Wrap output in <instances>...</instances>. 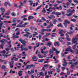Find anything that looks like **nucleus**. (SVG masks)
<instances>
[{
  "label": "nucleus",
  "instance_id": "nucleus-51",
  "mask_svg": "<svg viewBox=\"0 0 78 78\" xmlns=\"http://www.w3.org/2000/svg\"><path fill=\"white\" fill-rule=\"evenodd\" d=\"M71 21H72V22H76V20L75 19H71Z\"/></svg>",
  "mask_w": 78,
  "mask_h": 78
},
{
  "label": "nucleus",
  "instance_id": "nucleus-23",
  "mask_svg": "<svg viewBox=\"0 0 78 78\" xmlns=\"http://www.w3.org/2000/svg\"><path fill=\"white\" fill-rule=\"evenodd\" d=\"M64 23H68V24H69L70 22L69 21H68V20H66L64 21Z\"/></svg>",
  "mask_w": 78,
  "mask_h": 78
},
{
  "label": "nucleus",
  "instance_id": "nucleus-5",
  "mask_svg": "<svg viewBox=\"0 0 78 78\" xmlns=\"http://www.w3.org/2000/svg\"><path fill=\"white\" fill-rule=\"evenodd\" d=\"M11 41H9L8 42L9 46L8 47V48H6L5 50L7 51H8L9 50H11L10 48L11 47Z\"/></svg>",
  "mask_w": 78,
  "mask_h": 78
},
{
  "label": "nucleus",
  "instance_id": "nucleus-31",
  "mask_svg": "<svg viewBox=\"0 0 78 78\" xmlns=\"http://www.w3.org/2000/svg\"><path fill=\"white\" fill-rule=\"evenodd\" d=\"M58 40L59 41H60V42H63L62 40V39H61V37H59L58 38Z\"/></svg>",
  "mask_w": 78,
  "mask_h": 78
},
{
  "label": "nucleus",
  "instance_id": "nucleus-56",
  "mask_svg": "<svg viewBox=\"0 0 78 78\" xmlns=\"http://www.w3.org/2000/svg\"><path fill=\"white\" fill-rule=\"evenodd\" d=\"M52 50L53 51H57V49L54 47L52 48Z\"/></svg>",
  "mask_w": 78,
  "mask_h": 78
},
{
  "label": "nucleus",
  "instance_id": "nucleus-15",
  "mask_svg": "<svg viewBox=\"0 0 78 78\" xmlns=\"http://www.w3.org/2000/svg\"><path fill=\"white\" fill-rule=\"evenodd\" d=\"M23 73V71H20L18 73V75L19 76H22V73Z\"/></svg>",
  "mask_w": 78,
  "mask_h": 78
},
{
  "label": "nucleus",
  "instance_id": "nucleus-30",
  "mask_svg": "<svg viewBox=\"0 0 78 78\" xmlns=\"http://www.w3.org/2000/svg\"><path fill=\"white\" fill-rule=\"evenodd\" d=\"M2 69H6V66L4 65H2L1 67Z\"/></svg>",
  "mask_w": 78,
  "mask_h": 78
},
{
  "label": "nucleus",
  "instance_id": "nucleus-42",
  "mask_svg": "<svg viewBox=\"0 0 78 78\" xmlns=\"http://www.w3.org/2000/svg\"><path fill=\"white\" fill-rule=\"evenodd\" d=\"M64 25L65 27V28H67V23H64Z\"/></svg>",
  "mask_w": 78,
  "mask_h": 78
},
{
  "label": "nucleus",
  "instance_id": "nucleus-60",
  "mask_svg": "<svg viewBox=\"0 0 78 78\" xmlns=\"http://www.w3.org/2000/svg\"><path fill=\"white\" fill-rule=\"evenodd\" d=\"M27 2V0H24V1L23 2V4H26Z\"/></svg>",
  "mask_w": 78,
  "mask_h": 78
},
{
  "label": "nucleus",
  "instance_id": "nucleus-37",
  "mask_svg": "<svg viewBox=\"0 0 78 78\" xmlns=\"http://www.w3.org/2000/svg\"><path fill=\"white\" fill-rule=\"evenodd\" d=\"M27 17L26 15H24L23 16H22L21 17V19H23V18H25Z\"/></svg>",
  "mask_w": 78,
  "mask_h": 78
},
{
  "label": "nucleus",
  "instance_id": "nucleus-9",
  "mask_svg": "<svg viewBox=\"0 0 78 78\" xmlns=\"http://www.w3.org/2000/svg\"><path fill=\"white\" fill-rule=\"evenodd\" d=\"M41 53L43 54V55H47L48 53V51H44L42 50L41 51Z\"/></svg>",
  "mask_w": 78,
  "mask_h": 78
},
{
  "label": "nucleus",
  "instance_id": "nucleus-28",
  "mask_svg": "<svg viewBox=\"0 0 78 78\" xmlns=\"http://www.w3.org/2000/svg\"><path fill=\"white\" fill-rule=\"evenodd\" d=\"M11 15L12 16H16V13H15L14 12H12L11 13Z\"/></svg>",
  "mask_w": 78,
  "mask_h": 78
},
{
  "label": "nucleus",
  "instance_id": "nucleus-34",
  "mask_svg": "<svg viewBox=\"0 0 78 78\" xmlns=\"http://www.w3.org/2000/svg\"><path fill=\"white\" fill-rule=\"evenodd\" d=\"M47 31V29H41V32H44Z\"/></svg>",
  "mask_w": 78,
  "mask_h": 78
},
{
  "label": "nucleus",
  "instance_id": "nucleus-7",
  "mask_svg": "<svg viewBox=\"0 0 78 78\" xmlns=\"http://www.w3.org/2000/svg\"><path fill=\"white\" fill-rule=\"evenodd\" d=\"M19 41L23 45H25V44H26V41H25L24 40H22L20 38L19 39Z\"/></svg>",
  "mask_w": 78,
  "mask_h": 78
},
{
  "label": "nucleus",
  "instance_id": "nucleus-20",
  "mask_svg": "<svg viewBox=\"0 0 78 78\" xmlns=\"http://www.w3.org/2000/svg\"><path fill=\"white\" fill-rule=\"evenodd\" d=\"M70 3H69V2H67L66 3V8H69V5H70Z\"/></svg>",
  "mask_w": 78,
  "mask_h": 78
},
{
  "label": "nucleus",
  "instance_id": "nucleus-47",
  "mask_svg": "<svg viewBox=\"0 0 78 78\" xmlns=\"http://www.w3.org/2000/svg\"><path fill=\"white\" fill-rule=\"evenodd\" d=\"M10 68H12L13 66V64H11V63H10Z\"/></svg>",
  "mask_w": 78,
  "mask_h": 78
},
{
  "label": "nucleus",
  "instance_id": "nucleus-13",
  "mask_svg": "<svg viewBox=\"0 0 78 78\" xmlns=\"http://www.w3.org/2000/svg\"><path fill=\"white\" fill-rule=\"evenodd\" d=\"M54 45L55 46H59L60 44H59V43L58 42H54Z\"/></svg>",
  "mask_w": 78,
  "mask_h": 78
},
{
  "label": "nucleus",
  "instance_id": "nucleus-3",
  "mask_svg": "<svg viewBox=\"0 0 78 78\" xmlns=\"http://www.w3.org/2000/svg\"><path fill=\"white\" fill-rule=\"evenodd\" d=\"M26 67L25 68V70H27L28 69H30L31 67H34L35 66L33 64L28 65L27 66H26Z\"/></svg>",
  "mask_w": 78,
  "mask_h": 78
},
{
  "label": "nucleus",
  "instance_id": "nucleus-45",
  "mask_svg": "<svg viewBox=\"0 0 78 78\" xmlns=\"http://www.w3.org/2000/svg\"><path fill=\"white\" fill-rule=\"evenodd\" d=\"M0 52L1 53H6V51L5 50H3L2 51H1Z\"/></svg>",
  "mask_w": 78,
  "mask_h": 78
},
{
  "label": "nucleus",
  "instance_id": "nucleus-24",
  "mask_svg": "<svg viewBox=\"0 0 78 78\" xmlns=\"http://www.w3.org/2000/svg\"><path fill=\"white\" fill-rule=\"evenodd\" d=\"M28 2H29L30 6H32L33 4V2L32 1H30Z\"/></svg>",
  "mask_w": 78,
  "mask_h": 78
},
{
  "label": "nucleus",
  "instance_id": "nucleus-61",
  "mask_svg": "<svg viewBox=\"0 0 78 78\" xmlns=\"http://www.w3.org/2000/svg\"><path fill=\"white\" fill-rule=\"evenodd\" d=\"M66 38H68V37H69V35H68V34H67V33L66 34Z\"/></svg>",
  "mask_w": 78,
  "mask_h": 78
},
{
  "label": "nucleus",
  "instance_id": "nucleus-46",
  "mask_svg": "<svg viewBox=\"0 0 78 78\" xmlns=\"http://www.w3.org/2000/svg\"><path fill=\"white\" fill-rule=\"evenodd\" d=\"M51 14L52 15H55V14H56V12H55V11L52 12L51 13Z\"/></svg>",
  "mask_w": 78,
  "mask_h": 78
},
{
  "label": "nucleus",
  "instance_id": "nucleus-16",
  "mask_svg": "<svg viewBox=\"0 0 78 78\" xmlns=\"http://www.w3.org/2000/svg\"><path fill=\"white\" fill-rule=\"evenodd\" d=\"M20 4L18 7L20 9V8H21V6H23V3H22V2H20Z\"/></svg>",
  "mask_w": 78,
  "mask_h": 78
},
{
  "label": "nucleus",
  "instance_id": "nucleus-22",
  "mask_svg": "<svg viewBox=\"0 0 78 78\" xmlns=\"http://www.w3.org/2000/svg\"><path fill=\"white\" fill-rule=\"evenodd\" d=\"M42 6V5H40V6H39L38 7L37 9H36V11H38V9H39L41 8Z\"/></svg>",
  "mask_w": 78,
  "mask_h": 78
},
{
  "label": "nucleus",
  "instance_id": "nucleus-43",
  "mask_svg": "<svg viewBox=\"0 0 78 78\" xmlns=\"http://www.w3.org/2000/svg\"><path fill=\"white\" fill-rule=\"evenodd\" d=\"M12 22H13V23H16V18H15L14 19H13L12 20Z\"/></svg>",
  "mask_w": 78,
  "mask_h": 78
},
{
  "label": "nucleus",
  "instance_id": "nucleus-12",
  "mask_svg": "<svg viewBox=\"0 0 78 78\" xmlns=\"http://www.w3.org/2000/svg\"><path fill=\"white\" fill-rule=\"evenodd\" d=\"M32 59L33 61H37V59H36V56H34L32 57Z\"/></svg>",
  "mask_w": 78,
  "mask_h": 78
},
{
  "label": "nucleus",
  "instance_id": "nucleus-57",
  "mask_svg": "<svg viewBox=\"0 0 78 78\" xmlns=\"http://www.w3.org/2000/svg\"><path fill=\"white\" fill-rule=\"evenodd\" d=\"M46 50V47H44L41 50L42 51V50Z\"/></svg>",
  "mask_w": 78,
  "mask_h": 78
},
{
  "label": "nucleus",
  "instance_id": "nucleus-64",
  "mask_svg": "<svg viewBox=\"0 0 78 78\" xmlns=\"http://www.w3.org/2000/svg\"><path fill=\"white\" fill-rule=\"evenodd\" d=\"M71 44V43L70 42H67V45L69 46Z\"/></svg>",
  "mask_w": 78,
  "mask_h": 78
},
{
  "label": "nucleus",
  "instance_id": "nucleus-8",
  "mask_svg": "<svg viewBox=\"0 0 78 78\" xmlns=\"http://www.w3.org/2000/svg\"><path fill=\"white\" fill-rule=\"evenodd\" d=\"M1 12H2L1 15H2L4 14V12L5 11V9L4 8L2 7L0 8Z\"/></svg>",
  "mask_w": 78,
  "mask_h": 78
},
{
  "label": "nucleus",
  "instance_id": "nucleus-29",
  "mask_svg": "<svg viewBox=\"0 0 78 78\" xmlns=\"http://www.w3.org/2000/svg\"><path fill=\"white\" fill-rule=\"evenodd\" d=\"M12 69H10V72H9V73H11V72L12 73H15V71H12Z\"/></svg>",
  "mask_w": 78,
  "mask_h": 78
},
{
  "label": "nucleus",
  "instance_id": "nucleus-11",
  "mask_svg": "<svg viewBox=\"0 0 78 78\" xmlns=\"http://www.w3.org/2000/svg\"><path fill=\"white\" fill-rule=\"evenodd\" d=\"M36 45L37 46H35L34 47V50L36 49V48H37V47H39L40 46V44H39V42L36 43Z\"/></svg>",
  "mask_w": 78,
  "mask_h": 78
},
{
  "label": "nucleus",
  "instance_id": "nucleus-54",
  "mask_svg": "<svg viewBox=\"0 0 78 78\" xmlns=\"http://www.w3.org/2000/svg\"><path fill=\"white\" fill-rule=\"evenodd\" d=\"M8 5V2H5L4 3V5L5 6H7Z\"/></svg>",
  "mask_w": 78,
  "mask_h": 78
},
{
  "label": "nucleus",
  "instance_id": "nucleus-1",
  "mask_svg": "<svg viewBox=\"0 0 78 78\" xmlns=\"http://www.w3.org/2000/svg\"><path fill=\"white\" fill-rule=\"evenodd\" d=\"M68 64L69 65L70 64H72L71 66V69H74V67H76V65H78V62H77L75 63H73V62H69Z\"/></svg>",
  "mask_w": 78,
  "mask_h": 78
},
{
  "label": "nucleus",
  "instance_id": "nucleus-19",
  "mask_svg": "<svg viewBox=\"0 0 78 78\" xmlns=\"http://www.w3.org/2000/svg\"><path fill=\"white\" fill-rule=\"evenodd\" d=\"M38 56L39 58H40L41 59H42L43 58V55H41V54H38Z\"/></svg>",
  "mask_w": 78,
  "mask_h": 78
},
{
  "label": "nucleus",
  "instance_id": "nucleus-44",
  "mask_svg": "<svg viewBox=\"0 0 78 78\" xmlns=\"http://www.w3.org/2000/svg\"><path fill=\"white\" fill-rule=\"evenodd\" d=\"M37 22H42V20H41L38 19L37 20Z\"/></svg>",
  "mask_w": 78,
  "mask_h": 78
},
{
  "label": "nucleus",
  "instance_id": "nucleus-59",
  "mask_svg": "<svg viewBox=\"0 0 78 78\" xmlns=\"http://www.w3.org/2000/svg\"><path fill=\"white\" fill-rule=\"evenodd\" d=\"M73 17H74V18H76V19H77V18H78V17L77 16H75V15H73Z\"/></svg>",
  "mask_w": 78,
  "mask_h": 78
},
{
  "label": "nucleus",
  "instance_id": "nucleus-49",
  "mask_svg": "<svg viewBox=\"0 0 78 78\" xmlns=\"http://www.w3.org/2000/svg\"><path fill=\"white\" fill-rule=\"evenodd\" d=\"M28 48L25 47L24 48V51H28Z\"/></svg>",
  "mask_w": 78,
  "mask_h": 78
},
{
  "label": "nucleus",
  "instance_id": "nucleus-18",
  "mask_svg": "<svg viewBox=\"0 0 78 78\" xmlns=\"http://www.w3.org/2000/svg\"><path fill=\"white\" fill-rule=\"evenodd\" d=\"M49 54L50 55L52 54V53H53V51L52 49H50L49 51Z\"/></svg>",
  "mask_w": 78,
  "mask_h": 78
},
{
  "label": "nucleus",
  "instance_id": "nucleus-52",
  "mask_svg": "<svg viewBox=\"0 0 78 78\" xmlns=\"http://www.w3.org/2000/svg\"><path fill=\"white\" fill-rule=\"evenodd\" d=\"M10 12L9 11L7 13H5V16H8V15H9V14Z\"/></svg>",
  "mask_w": 78,
  "mask_h": 78
},
{
  "label": "nucleus",
  "instance_id": "nucleus-48",
  "mask_svg": "<svg viewBox=\"0 0 78 78\" xmlns=\"http://www.w3.org/2000/svg\"><path fill=\"white\" fill-rule=\"evenodd\" d=\"M13 37H14V38H19V36H18L17 35H15L13 36Z\"/></svg>",
  "mask_w": 78,
  "mask_h": 78
},
{
  "label": "nucleus",
  "instance_id": "nucleus-2",
  "mask_svg": "<svg viewBox=\"0 0 78 78\" xmlns=\"http://www.w3.org/2000/svg\"><path fill=\"white\" fill-rule=\"evenodd\" d=\"M23 23V21H21L20 22V24L17 25V26H16L17 27H25L26 25H28V23H25L24 24H23L22 25Z\"/></svg>",
  "mask_w": 78,
  "mask_h": 78
},
{
  "label": "nucleus",
  "instance_id": "nucleus-14",
  "mask_svg": "<svg viewBox=\"0 0 78 78\" xmlns=\"http://www.w3.org/2000/svg\"><path fill=\"white\" fill-rule=\"evenodd\" d=\"M34 18V17L33 16H29L28 17V20H30V19H33Z\"/></svg>",
  "mask_w": 78,
  "mask_h": 78
},
{
  "label": "nucleus",
  "instance_id": "nucleus-6",
  "mask_svg": "<svg viewBox=\"0 0 78 78\" xmlns=\"http://www.w3.org/2000/svg\"><path fill=\"white\" fill-rule=\"evenodd\" d=\"M75 12V9H73L72 10L71 9H69L67 10V13H73Z\"/></svg>",
  "mask_w": 78,
  "mask_h": 78
},
{
  "label": "nucleus",
  "instance_id": "nucleus-40",
  "mask_svg": "<svg viewBox=\"0 0 78 78\" xmlns=\"http://www.w3.org/2000/svg\"><path fill=\"white\" fill-rule=\"evenodd\" d=\"M34 69H32L31 70V73H32L33 74L34 73Z\"/></svg>",
  "mask_w": 78,
  "mask_h": 78
},
{
  "label": "nucleus",
  "instance_id": "nucleus-35",
  "mask_svg": "<svg viewBox=\"0 0 78 78\" xmlns=\"http://www.w3.org/2000/svg\"><path fill=\"white\" fill-rule=\"evenodd\" d=\"M56 69H57V72H60V71H61L60 69L57 68H56Z\"/></svg>",
  "mask_w": 78,
  "mask_h": 78
},
{
  "label": "nucleus",
  "instance_id": "nucleus-50",
  "mask_svg": "<svg viewBox=\"0 0 78 78\" xmlns=\"http://www.w3.org/2000/svg\"><path fill=\"white\" fill-rule=\"evenodd\" d=\"M48 32H50V31H51V29H47V30H46Z\"/></svg>",
  "mask_w": 78,
  "mask_h": 78
},
{
  "label": "nucleus",
  "instance_id": "nucleus-26",
  "mask_svg": "<svg viewBox=\"0 0 78 78\" xmlns=\"http://www.w3.org/2000/svg\"><path fill=\"white\" fill-rule=\"evenodd\" d=\"M43 61H44V59H40L38 60V62H43Z\"/></svg>",
  "mask_w": 78,
  "mask_h": 78
},
{
  "label": "nucleus",
  "instance_id": "nucleus-36",
  "mask_svg": "<svg viewBox=\"0 0 78 78\" xmlns=\"http://www.w3.org/2000/svg\"><path fill=\"white\" fill-rule=\"evenodd\" d=\"M74 32L73 31H71V30H70V32H68V33L69 34H72V33H74Z\"/></svg>",
  "mask_w": 78,
  "mask_h": 78
},
{
  "label": "nucleus",
  "instance_id": "nucleus-38",
  "mask_svg": "<svg viewBox=\"0 0 78 78\" xmlns=\"http://www.w3.org/2000/svg\"><path fill=\"white\" fill-rule=\"evenodd\" d=\"M52 45V44L51 43L48 42V44L47 45L48 46V47H50V46L51 45Z\"/></svg>",
  "mask_w": 78,
  "mask_h": 78
},
{
  "label": "nucleus",
  "instance_id": "nucleus-41",
  "mask_svg": "<svg viewBox=\"0 0 78 78\" xmlns=\"http://www.w3.org/2000/svg\"><path fill=\"white\" fill-rule=\"evenodd\" d=\"M62 30H59V34H62Z\"/></svg>",
  "mask_w": 78,
  "mask_h": 78
},
{
  "label": "nucleus",
  "instance_id": "nucleus-32",
  "mask_svg": "<svg viewBox=\"0 0 78 78\" xmlns=\"http://www.w3.org/2000/svg\"><path fill=\"white\" fill-rule=\"evenodd\" d=\"M24 31H25L26 32H28L30 31V30H29L28 28H26L24 29Z\"/></svg>",
  "mask_w": 78,
  "mask_h": 78
},
{
  "label": "nucleus",
  "instance_id": "nucleus-4",
  "mask_svg": "<svg viewBox=\"0 0 78 78\" xmlns=\"http://www.w3.org/2000/svg\"><path fill=\"white\" fill-rule=\"evenodd\" d=\"M78 40V38H73L72 40V42L73 44H78V43L76 41Z\"/></svg>",
  "mask_w": 78,
  "mask_h": 78
},
{
  "label": "nucleus",
  "instance_id": "nucleus-17",
  "mask_svg": "<svg viewBox=\"0 0 78 78\" xmlns=\"http://www.w3.org/2000/svg\"><path fill=\"white\" fill-rule=\"evenodd\" d=\"M66 15L67 16H68V17H70L72 15V13H66Z\"/></svg>",
  "mask_w": 78,
  "mask_h": 78
},
{
  "label": "nucleus",
  "instance_id": "nucleus-33",
  "mask_svg": "<svg viewBox=\"0 0 78 78\" xmlns=\"http://www.w3.org/2000/svg\"><path fill=\"white\" fill-rule=\"evenodd\" d=\"M55 53H56L55 55H58V54H59V53H60V51H57L55 52Z\"/></svg>",
  "mask_w": 78,
  "mask_h": 78
},
{
  "label": "nucleus",
  "instance_id": "nucleus-10",
  "mask_svg": "<svg viewBox=\"0 0 78 78\" xmlns=\"http://www.w3.org/2000/svg\"><path fill=\"white\" fill-rule=\"evenodd\" d=\"M6 40H5L4 39H2V40H0V42H2V44L1 45L4 46V43H5L4 42H6Z\"/></svg>",
  "mask_w": 78,
  "mask_h": 78
},
{
  "label": "nucleus",
  "instance_id": "nucleus-55",
  "mask_svg": "<svg viewBox=\"0 0 78 78\" xmlns=\"http://www.w3.org/2000/svg\"><path fill=\"white\" fill-rule=\"evenodd\" d=\"M57 2L58 3H62V2L61 1L57 0Z\"/></svg>",
  "mask_w": 78,
  "mask_h": 78
},
{
  "label": "nucleus",
  "instance_id": "nucleus-53",
  "mask_svg": "<svg viewBox=\"0 0 78 78\" xmlns=\"http://www.w3.org/2000/svg\"><path fill=\"white\" fill-rule=\"evenodd\" d=\"M43 72H41L40 73L39 75L41 76H43L44 74H43Z\"/></svg>",
  "mask_w": 78,
  "mask_h": 78
},
{
  "label": "nucleus",
  "instance_id": "nucleus-27",
  "mask_svg": "<svg viewBox=\"0 0 78 78\" xmlns=\"http://www.w3.org/2000/svg\"><path fill=\"white\" fill-rule=\"evenodd\" d=\"M61 13L59 12H56L55 13V15L56 16H59V15H61Z\"/></svg>",
  "mask_w": 78,
  "mask_h": 78
},
{
  "label": "nucleus",
  "instance_id": "nucleus-39",
  "mask_svg": "<svg viewBox=\"0 0 78 78\" xmlns=\"http://www.w3.org/2000/svg\"><path fill=\"white\" fill-rule=\"evenodd\" d=\"M76 45L77 44H74L73 47V49L74 50V49H75L76 48Z\"/></svg>",
  "mask_w": 78,
  "mask_h": 78
},
{
  "label": "nucleus",
  "instance_id": "nucleus-21",
  "mask_svg": "<svg viewBox=\"0 0 78 78\" xmlns=\"http://www.w3.org/2000/svg\"><path fill=\"white\" fill-rule=\"evenodd\" d=\"M57 27H62L63 25H62V23H59L57 25Z\"/></svg>",
  "mask_w": 78,
  "mask_h": 78
},
{
  "label": "nucleus",
  "instance_id": "nucleus-25",
  "mask_svg": "<svg viewBox=\"0 0 78 78\" xmlns=\"http://www.w3.org/2000/svg\"><path fill=\"white\" fill-rule=\"evenodd\" d=\"M56 22H57V20H54L52 21V22L54 24H56Z\"/></svg>",
  "mask_w": 78,
  "mask_h": 78
},
{
  "label": "nucleus",
  "instance_id": "nucleus-58",
  "mask_svg": "<svg viewBox=\"0 0 78 78\" xmlns=\"http://www.w3.org/2000/svg\"><path fill=\"white\" fill-rule=\"evenodd\" d=\"M2 37H3V35L2 33L0 34V38Z\"/></svg>",
  "mask_w": 78,
  "mask_h": 78
},
{
  "label": "nucleus",
  "instance_id": "nucleus-63",
  "mask_svg": "<svg viewBox=\"0 0 78 78\" xmlns=\"http://www.w3.org/2000/svg\"><path fill=\"white\" fill-rule=\"evenodd\" d=\"M5 18H6V19H9V16H5Z\"/></svg>",
  "mask_w": 78,
  "mask_h": 78
},
{
  "label": "nucleus",
  "instance_id": "nucleus-62",
  "mask_svg": "<svg viewBox=\"0 0 78 78\" xmlns=\"http://www.w3.org/2000/svg\"><path fill=\"white\" fill-rule=\"evenodd\" d=\"M11 56V54H9L6 55V57L7 58L8 56Z\"/></svg>",
  "mask_w": 78,
  "mask_h": 78
}]
</instances>
